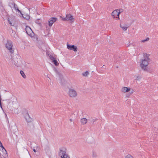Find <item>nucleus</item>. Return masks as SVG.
<instances>
[{
  "label": "nucleus",
  "instance_id": "nucleus-1",
  "mask_svg": "<svg viewBox=\"0 0 158 158\" xmlns=\"http://www.w3.org/2000/svg\"><path fill=\"white\" fill-rule=\"evenodd\" d=\"M149 60V55L147 53L144 54L143 58L140 61V66L142 70L145 71L148 70L147 67Z\"/></svg>",
  "mask_w": 158,
  "mask_h": 158
},
{
  "label": "nucleus",
  "instance_id": "nucleus-2",
  "mask_svg": "<svg viewBox=\"0 0 158 158\" xmlns=\"http://www.w3.org/2000/svg\"><path fill=\"white\" fill-rule=\"evenodd\" d=\"M58 154L60 158H70L69 155L66 153V150L65 148H60L59 150Z\"/></svg>",
  "mask_w": 158,
  "mask_h": 158
},
{
  "label": "nucleus",
  "instance_id": "nucleus-3",
  "mask_svg": "<svg viewBox=\"0 0 158 158\" xmlns=\"http://www.w3.org/2000/svg\"><path fill=\"white\" fill-rule=\"evenodd\" d=\"M5 45L6 48L10 53L12 54L14 52V50L13 48V43L11 41L8 40L5 44Z\"/></svg>",
  "mask_w": 158,
  "mask_h": 158
},
{
  "label": "nucleus",
  "instance_id": "nucleus-4",
  "mask_svg": "<svg viewBox=\"0 0 158 158\" xmlns=\"http://www.w3.org/2000/svg\"><path fill=\"white\" fill-rule=\"evenodd\" d=\"M0 157L8 158L7 152L3 146L0 147Z\"/></svg>",
  "mask_w": 158,
  "mask_h": 158
},
{
  "label": "nucleus",
  "instance_id": "nucleus-5",
  "mask_svg": "<svg viewBox=\"0 0 158 158\" xmlns=\"http://www.w3.org/2000/svg\"><path fill=\"white\" fill-rule=\"evenodd\" d=\"M68 95L70 97L73 98L77 96V93L75 89H69V91Z\"/></svg>",
  "mask_w": 158,
  "mask_h": 158
},
{
  "label": "nucleus",
  "instance_id": "nucleus-6",
  "mask_svg": "<svg viewBox=\"0 0 158 158\" xmlns=\"http://www.w3.org/2000/svg\"><path fill=\"white\" fill-rule=\"evenodd\" d=\"M120 13L121 12H120V10L119 9H117L112 12L111 15L113 18L116 17L118 18V19H119V16Z\"/></svg>",
  "mask_w": 158,
  "mask_h": 158
},
{
  "label": "nucleus",
  "instance_id": "nucleus-7",
  "mask_svg": "<svg viewBox=\"0 0 158 158\" xmlns=\"http://www.w3.org/2000/svg\"><path fill=\"white\" fill-rule=\"evenodd\" d=\"M67 48L70 50H73L75 52H77V48L74 45H71L67 44Z\"/></svg>",
  "mask_w": 158,
  "mask_h": 158
},
{
  "label": "nucleus",
  "instance_id": "nucleus-8",
  "mask_svg": "<svg viewBox=\"0 0 158 158\" xmlns=\"http://www.w3.org/2000/svg\"><path fill=\"white\" fill-rule=\"evenodd\" d=\"M66 17L67 21H70L71 22H73L74 21V18L70 14L66 15Z\"/></svg>",
  "mask_w": 158,
  "mask_h": 158
},
{
  "label": "nucleus",
  "instance_id": "nucleus-9",
  "mask_svg": "<svg viewBox=\"0 0 158 158\" xmlns=\"http://www.w3.org/2000/svg\"><path fill=\"white\" fill-rule=\"evenodd\" d=\"M131 89L130 87H123L121 89L122 92L123 93H125L130 91Z\"/></svg>",
  "mask_w": 158,
  "mask_h": 158
},
{
  "label": "nucleus",
  "instance_id": "nucleus-10",
  "mask_svg": "<svg viewBox=\"0 0 158 158\" xmlns=\"http://www.w3.org/2000/svg\"><path fill=\"white\" fill-rule=\"evenodd\" d=\"M25 30L26 31V33L28 35L32 36L33 31L30 27L28 26H26Z\"/></svg>",
  "mask_w": 158,
  "mask_h": 158
},
{
  "label": "nucleus",
  "instance_id": "nucleus-11",
  "mask_svg": "<svg viewBox=\"0 0 158 158\" xmlns=\"http://www.w3.org/2000/svg\"><path fill=\"white\" fill-rule=\"evenodd\" d=\"M57 19L56 18H52L50 19L48 21L49 26L50 27L52 26L53 24L56 21Z\"/></svg>",
  "mask_w": 158,
  "mask_h": 158
},
{
  "label": "nucleus",
  "instance_id": "nucleus-12",
  "mask_svg": "<svg viewBox=\"0 0 158 158\" xmlns=\"http://www.w3.org/2000/svg\"><path fill=\"white\" fill-rule=\"evenodd\" d=\"M27 116H26V119L27 122L29 123L32 122L33 120L31 118L29 117V115L28 113H27Z\"/></svg>",
  "mask_w": 158,
  "mask_h": 158
},
{
  "label": "nucleus",
  "instance_id": "nucleus-13",
  "mask_svg": "<svg viewBox=\"0 0 158 158\" xmlns=\"http://www.w3.org/2000/svg\"><path fill=\"white\" fill-rule=\"evenodd\" d=\"M80 122L81 124L85 125L88 122V120L86 118H83L81 119Z\"/></svg>",
  "mask_w": 158,
  "mask_h": 158
},
{
  "label": "nucleus",
  "instance_id": "nucleus-14",
  "mask_svg": "<svg viewBox=\"0 0 158 158\" xmlns=\"http://www.w3.org/2000/svg\"><path fill=\"white\" fill-rule=\"evenodd\" d=\"M98 119L97 118L94 119L92 118H90L88 119V123L90 124H93L94 122L96 121Z\"/></svg>",
  "mask_w": 158,
  "mask_h": 158
},
{
  "label": "nucleus",
  "instance_id": "nucleus-15",
  "mask_svg": "<svg viewBox=\"0 0 158 158\" xmlns=\"http://www.w3.org/2000/svg\"><path fill=\"white\" fill-rule=\"evenodd\" d=\"M11 4L13 6L14 8V9L16 11H18L19 12L20 14H22L20 10L18 8V6L17 5L15 4V3H11Z\"/></svg>",
  "mask_w": 158,
  "mask_h": 158
},
{
  "label": "nucleus",
  "instance_id": "nucleus-16",
  "mask_svg": "<svg viewBox=\"0 0 158 158\" xmlns=\"http://www.w3.org/2000/svg\"><path fill=\"white\" fill-rule=\"evenodd\" d=\"M120 27L124 30L126 31L127 30L128 27L127 26H122L121 24L120 25Z\"/></svg>",
  "mask_w": 158,
  "mask_h": 158
},
{
  "label": "nucleus",
  "instance_id": "nucleus-17",
  "mask_svg": "<svg viewBox=\"0 0 158 158\" xmlns=\"http://www.w3.org/2000/svg\"><path fill=\"white\" fill-rule=\"evenodd\" d=\"M52 62L56 66H58L59 64V63L56 59L52 61Z\"/></svg>",
  "mask_w": 158,
  "mask_h": 158
},
{
  "label": "nucleus",
  "instance_id": "nucleus-18",
  "mask_svg": "<svg viewBox=\"0 0 158 158\" xmlns=\"http://www.w3.org/2000/svg\"><path fill=\"white\" fill-rule=\"evenodd\" d=\"M89 74V73L88 71H86L82 73V75L83 76L87 77Z\"/></svg>",
  "mask_w": 158,
  "mask_h": 158
},
{
  "label": "nucleus",
  "instance_id": "nucleus-19",
  "mask_svg": "<svg viewBox=\"0 0 158 158\" xmlns=\"http://www.w3.org/2000/svg\"><path fill=\"white\" fill-rule=\"evenodd\" d=\"M13 63L16 66H19L18 62V61L15 59L13 61Z\"/></svg>",
  "mask_w": 158,
  "mask_h": 158
},
{
  "label": "nucleus",
  "instance_id": "nucleus-20",
  "mask_svg": "<svg viewBox=\"0 0 158 158\" xmlns=\"http://www.w3.org/2000/svg\"><path fill=\"white\" fill-rule=\"evenodd\" d=\"M11 35L12 37L15 38H16L17 37V35L15 32H12Z\"/></svg>",
  "mask_w": 158,
  "mask_h": 158
},
{
  "label": "nucleus",
  "instance_id": "nucleus-21",
  "mask_svg": "<svg viewBox=\"0 0 158 158\" xmlns=\"http://www.w3.org/2000/svg\"><path fill=\"white\" fill-rule=\"evenodd\" d=\"M49 56L50 57V59L52 61H53V60L56 59L55 57V56H53V55H50Z\"/></svg>",
  "mask_w": 158,
  "mask_h": 158
},
{
  "label": "nucleus",
  "instance_id": "nucleus-22",
  "mask_svg": "<svg viewBox=\"0 0 158 158\" xmlns=\"http://www.w3.org/2000/svg\"><path fill=\"white\" fill-rule=\"evenodd\" d=\"M20 73L23 78H25L26 77V76H25L23 71H20Z\"/></svg>",
  "mask_w": 158,
  "mask_h": 158
},
{
  "label": "nucleus",
  "instance_id": "nucleus-23",
  "mask_svg": "<svg viewBox=\"0 0 158 158\" xmlns=\"http://www.w3.org/2000/svg\"><path fill=\"white\" fill-rule=\"evenodd\" d=\"M125 158H135L133 156L130 154H128L126 156Z\"/></svg>",
  "mask_w": 158,
  "mask_h": 158
},
{
  "label": "nucleus",
  "instance_id": "nucleus-24",
  "mask_svg": "<svg viewBox=\"0 0 158 158\" xmlns=\"http://www.w3.org/2000/svg\"><path fill=\"white\" fill-rule=\"evenodd\" d=\"M92 157L94 158L98 156L97 153L95 152H93L92 153Z\"/></svg>",
  "mask_w": 158,
  "mask_h": 158
},
{
  "label": "nucleus",
  "instance_id": "nucleus-25",
  "mask_svg": "<svg viewBox=\"0 0 158 158\" xmlns=\"http://www.w3.org/2000/svg\"><path fill=\"white\" fill-rule=\"evenodd\" d=\"M11 99H12V100H13V101L12 102L14 104V102H16L17 101V99L15 97H14L12 98Z\"/></svg>",
  "mask_w": 158,
  "mask_h": 158
},
{
  "label": "nucleus",
  "instance_id": "nucleus-26",
  "mask_svg": "<svg viewBox=\"0 0 158 158\" xmlns=\"http://www.w3.org/2000/svg\"><path fill=\"white\" fill-rule=\"evenodd\" d=\"M8 21L9 22V23L10 24V25H11V26H14V24L12 22H11L10 21V20L9 19H8Z\"/></svg>",
  "mask_w": 158,
  "mask_h": 158
},
{
  "label": "nucleus",
  "instance_id": "nucleus-27",
  "mask_svg": "<svg viewBox=\"0 0 158 158\" xmlns=\"http://www.w3.org/2000/svg\"><path fill=\"white\" fill-rule=\"evenodd\" d=\"M35 148L37 151H39L40 150V148L38 146H36L35 148Z\"/></svg>",
  "mask_w": 158,
  "mask_h": 158
},
{
  "label": "nucleus",
  "instance_id": "nucleus-28",
  "mask_svg": "<svg viewBox=\"0 0 158 158\" xmlns=\"http://www.w3.org/2000/svg\"><path fill=\"white\" fill-rule=\"evenodd\" d=\"M149 40V38H147L146 40H143L141 41V42H144L146 41H148Z\"/></svg>",
  "mask_w": 158,
  "mask_h": 158
},
{
  "label": "nucleus",
  "instance_id": "nucleus-29",
  "mask_svg": "<svg viewBox=\"0 0 158 158\" xmlns=\"http://www.w3.org/2000/svg\"><path fill=\"white\" fill-rule=\"evenodd\" d=\"M62 20L63 21H67V18L66 17V18H63L62 19Z\"/></svg>",
  "mask_w": 158,
  "mask_h": 158
},
{
  "label": "nucleus",
  "instance_id": "nucleus-30",
  "mask_svg": "<svg viewBox=\"0 0 158 158\" xmlns=\"http://www.w3.org/2000/svg\"><path fill=\"white\" fill-rule=\"evenodd\" d=\"M133 93V90H132V91H131V92L129 93L128 94V95H131Z\"/></svg>",
  "mask_w": 158,
  "mask_h": 158
},
{
  "label": "nucleus",
  "instance_id": "nucleus-31",
  "mask_svg": "<svg viewBox=\"0 0 158 158\" xmlns=\"http://www.w3.org/2000/svg\"><path fill=\"white\" fill-rule=\"evenodd\" d=\"M3 146L2 145V143L0 141V147Z\"/></svg>",
  "mask_w": 158,
  "mask_h": 158
},
{
  "label": "nucleus",
  "instance_id": "nucleus-32",
  "mask_svg": "<svg viewBox=\"0 0 158 158\" xmlns=\"http://www.w3.org/2000/svg\"><path fill=\"white\" fill-rule=\"evenodd\" d=\"M33 151L34 152H36L37 151L35 149H34Z\"/></svg>",
  "mask_w": 158,
  "mask_h": 158
},
{
  "label": "nucleus",
  "instance_id": "nucleus-33",
  "mask_svg": "<svg viewBox=\"0 0 158 158\" xmlns=\"http://www.w3.org/2000/svg\"><path fill=\"white\" fill-rule=\"evenodd\" d=\"M69 120L71 122H73V119H70Z\"/></svg>",
  "mask_w": 158,
  "mask_h": 158
},
{
  "label": "nucleus",
  "instance_id": "nucleus-34",
  "mask_svg": "<svg viewBox=\"0 0 158 158\" xmlns=\"http://www.w3.org/2000/svg\"><path fill=\"white\" fill-rule=\"evenodd\" d=\"M19 113V112H17L16 114H18Z\"/></svg>",
  "mask_w": 158,
  "mask_h": 158
}]
</instances>
